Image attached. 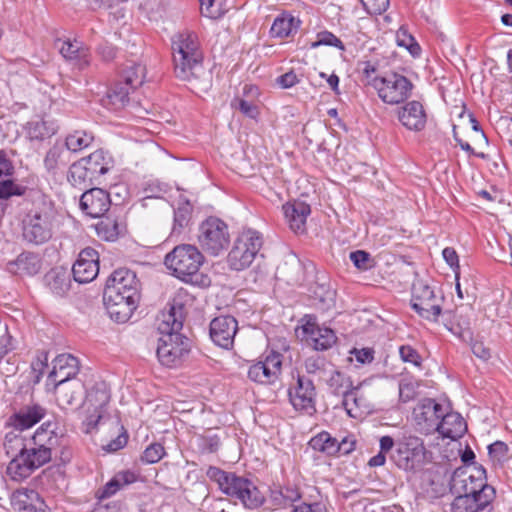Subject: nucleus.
Segmentation results:
<instances>
[{"label":"nucleus","mask_w":512,"mask_h":512,"mask_svg":"<svg viewBox=\"0 0 512 512\" xmlns=\"http://www.w3.org/2000/svg\"><path fill=\"white\" fill-rule=\"evenodd\" d=\"M175 76L189 82L202 91L211 84V73L204 67V53L198 36L191 31H182L171 39Z\"/></svg>","instance_id":"1"},{"label":"nucleus","mask_w":512,"mask_h":512,"mask_svg":"<svg viewBox=\"0 0 512 512\" xmlns=\"http://www.w3.org/2000/svg\"><path fill=\"white\" fill-rule=\"evenodd\" d=\"M203 262L202 252L191 244L177 245L164 259L167 269L178 279L208 287L211 279L207 275L198 273Z\"/></svg>","instance_id":"2"},{"label":"nucleus","mask_w":512,"mask_h":512,"mask_svg":"<svg viewBox=\"0 0 512 512\" xmlns=\"http://www.w3.org/2000/svg\"><path fill=\"white\" fill-rule=\"evenodd\" d=\"M206 475L217 483L223 494L239 500L246 508L255 509L264 503L265 498L258 487L245 477L214 466L207 469Z\"/></svg>","instance_id":"3"},{"label":"nucleus","mask_w":512,"mask_h":512,"mask_svg":"<svg viewBox=\"0 0 512 512\" xmlns=\"http://www.w3.org/2000/svg\"><path fill=\"white\" fill-rule=\"evenodd\" d=\"M263 239L259 232L246 230L236 238L227 257L229 267L236 271L248 268L259 253Z\"/></svg>","instance_id":"4"},{"label":"nucleus","mask_w":512,"mask_h":512,"mask_svg":"<svg viewBox=\"0 0 512 512\" xmlns=\"http://www.w3.org/2000/svg\"><path fill=\"white\" fill-rule=\"evenodd\" d=\"M54 213L43 204L31 209L23 219V237L30 243L42 244L52 236Z\"/></svg>","instance_id":"5"},{"label":"nucleus","mask_w":512,"mask_h":512,"mask_svg":"<svg viewBox=\"0 0 512 512\" xmlns=\"http://www.w3.org/2000/svg\"><path fill=\"white\" fill-rule=\"evenodd\" d=\"M451 488L458 494L482 495L487 491L495 496V489L487 484L486 470L480 464L457 469L451 479Z\"/></svg>","instance_id":"6"},{"label":"nucleus","mask_w":512,"mask_h":512,"mask_svg":"<svg viewBox=\"0 0 512 512\" xmlns=\"http://www.w3.org/2000/svg\"><path fill=\"white\" fill-rule=\"evenodd\" d=\"M443 295L422 280L414 282L411 305L422 318L437 322L442 312Z\"/></svg>","instance_id":"7"},{"label":"nucleus","mask_w":512,"mask_h":512,"mask_svg":"<svg viewBox=\"0 0 512 512\" xmlns=\"http://www.w3.org/2000/svg\"><path fill=\"white\" fill-rule=\"evenodd\" d=\"M198 242L206 253L218 256L230 242L227 224L218 217H208L199 226Z\"/></svg>","instance_id":"8"},{"label":"nucleus","mask_w":512,"mask_h":512,"mask_svg":"<svg viewBox=\"0 0 512 512\" xmlns=\"http://www.w3.org/2000/svg\"><path fill=\"white\" fill-rule=\"evenodd\" d=\"M373 87L385 104L398 105L410 97L413 84L405 76L391 73L382 77H376L373 80Z\"/></svg>","instance_id":"9"},{"label":"nucleus","mask_w":512,"mask_h":512,"mask_svg":"<svg viewBox=\"0 0 512 512\" xmlns=\"http://www.w3.org/2000/svg\"><path fill=\"white\" fill-rule=\"evenodd\" d=\"M301 325L295 328V336L301 342L317 351H325L333 347L337 341L334 331L327 327H319L316 317L305 315Z\"/></svg>","instance_id":"10"},{"label":"nucleus","mask_w":512,"mask_h":512,"mask_svg":"<svg viewBox=\"0 0 512 512\" xmlns=\"http://www.w3.org/2000/svg\"><path fill=\"white\" fill-rule=\"evenodd\" d=\"M103 295L109 296V299L114 300L118 299V297L139 299L140 282L135 272L127 268L115 270L106 281Z\"/></svg>","instance_id":"11"},{"label":"nucleus","mask_w":512,"mask_h":512,"mask_svg":"<svg viewBox=\"0 0 512 512\" xmlns=\"http://www.w3.org/2000/svg\"><path fill=\"white\" fill-rule=\"evenodd\" d=\"M189 351V339L181 333H172L159 338L156 353L163 365L176 367L184 361Z\"/></svg>","instance_id":"12"},{"label":"nucleus","mask_w":512,"mask_h":512,"mask_svg":"<svg viewBox=\"0 0 512 512\" xmlns=\"http://www.w3.org/2000/svg\"><path fill=\"white\" fill-rule=\"evenodd\" d=\"M281 369L282 355L273 351L249 367L248 377L260 384H273L278 380Z\"/></svg>","instance_id":"13"},{"label":"nucleus","mask_w":512,"mask_h":512,"mask_svg":"<svg viewBox=\"0 0 512 512\" xmlns=\"http://www.w3.org/2000/svg\"><path fill=\"white\" fill-rule=\"evenodd\" d=\"M444 409L433 399H423L413 410L416 425L424 434L436 431L438 423L443 416Z\"/></svg>","instance_id":"14"},{"label":"nucleus","mask_w":512,"mask_h":512,"mask_svg":"<svg viewBox=\"0 0 512 512\" xmlns=\"http://www.w3.org/2000/svg\"><path fill=\"white\" fill-rule=\"evenodd\" d=\"M237 331L238 322L233 316L221 315L210 322V338L221 348L230 349L233 347Z\"/></svg>","instance_id":"15"},{"label":"nucleus","mask_w":512,"mask_h":512,"mask_svg":"<svg viewBox=\"0 0 512 512\" xmlns=\"http://www.w3.org/2000/svg\"><path fill=\"white\" fill-rule=\"evenodd\" d=\"M53 368L48 374L47 385L53 387L74 381L79 372V362L71 354H60L53 360Z\"/></svg>","instance_id":"16"},{"label":"nucleus","mask_w":512,"mask_h":512,"mask_svg":"<svg viewBox=\"0 0 512 512\" xmlns=\"http://www.w3.org/2000/svg\"><path fill=\"white\" fill-rule=\"evenodd\" d=\"M75 281L88 283L96 278L99 273L98 252L90 247L83 249L72 267Z\"/></svg>","instance_id":"17"},{"label":"nucleus","mask_w":512,"mask_h":512,"mask_svg":"<svg viewBox=\"0 0 512 512\" xmlns=\"http://www.w3.org/2000/svg\"><path fill=\"white\" fill-rule=\"evenodd\" d=\"M111 207L110 195L101 188L85 191L80 198V208L92 218L103 217Z\"/></svg>","instance_id":"18"},{"label":"nucleus","mask_w":512,"mask_h":512,"mask_svg":"<svg viewBox=\"0 0 512 512\" xmlns=\"http://www.w3.org/2000/svg\"><path fill=\"white\" fill-rule=\"evenodd\" d=\"M495 496L483 492L482 495L458 494L449 505L450 512H491Z\"/></svg>","instance_id":"19"},{"label":"nucleus","mask_w":512,"mask_h":512,"mask_svg":"<svg viewBox=\"0 0 512 512\" xmlns=\"http://www.w3.org/2000/svg\"><path fill=\"white\" fill-rule=\"evenodd\" d=\"M14 172L15 168L12 161L5 152L0 151V198L2 199L21 196L26 191V187L17 184L13 180Z\"/></svg>","instance_id":"20"},{"label":"nucleus","mask_w":512,"mask_h":512,"mask_svg":"<svg viewBox=\"0 0 512 512\" xmlns=\"http://www.w3.org/2000/svg\"><path fill=\"white\" fill-rule=\"evenodd\" d=\"M56 45L61 55L73 63L79 69H86L91 63V54L89 48L78 40H57Z\"/></svg>","instance_id":"21"},{"label":"nucleus","mask_w":512,"mask_h":512,"mask_svg":"<svg viewBox=\"0 0 512 512\" xmlns=\"http://www.w3.org/2000/svg\"><path fill=\"white\" fill-rule=\"evenodd\" d=\"M41 267L40 256L32 252H23L6 264L9 273L20 277L34 276L40 272Z\"/></svg>","instance_id":"22"},{"label":"nucleus","mask_w":512,"mask_h":512,"mask_svg":"<svg viewBox=\"0 0 512 512\" xmlns=\"http://www.w3.org/2000/svg\"><path fill=\"white\" fill-rule=\"evenodd\" d=\"M11 506L15 512H44L45 503L39 493L30 489H18L11 496Z\"/></svg>","instance_id":"23"},{"label":"nucleus","mask_w":512,"mask_h":512,"mask_svg":"<svg viewBox=\"0 0 512 512\" xmlns=\"http://www.w3.org/2000/svg\"><path fill=\"white\" fill-rule=\"evenodd\" d=\"M46 414L45 408L38 404H33L21 408L17 413L11 415L7 425L17 430L23 431L31 428L41 421Z\"/></svg>","instance_id":"24"},{"label":"nucleus","mask_w":512,"mask_h":512,"mask_svg":"<svg viewBox=\"0 0 512 512\" xmlns=\"http://www.w3.org/2000/svg\"><path fill=\"white\" fill-rule=\"evenodd\" d=\"M314 397L315 389L312 382L308 379L299 378L295 396L290 397V402L295 410L311 416L316 412Z\"/></svg>","instance_id":"25"},{"label":"nucleus","mask_w":512,"mask_h":512,"mask_svg":"<svg viewBox=\"0 0 512 512\" xmlns=\"http://www.w3.org/2000/svg\"><path fill=\"white\" fill-rule=\"evenodd\" d=\"M103 301L110 318L117 323H125L133 315L139 299L118 297V299L114 300L109 299V296L103 295Z\"/></svg>","instance_id":"26"},{"label":"nucleus","mask_w":512,"mask_h":512,"mask_svg":"<svg viewBox=\"0 0 512 512\" xmlns=\"http://www.w3.org/2000/svg\"><path fill=\"white\" fill-rule=\"evenodd\" d=\"M110 400V395L106 389L94 388L87 394V402L93 407V413L89 414L85 420L86 432L96 428L103 418L105 407Z\"/></svg>","instance_id":"27"},{"label":"nucleus","mask_w":512,"mask_h":512,"mask_svg":"<svg viewBox=\"0 0 512 512\" xmlns=\"http://www.w3.org/2000/svg\"><path fill=\"white\" fill-rule=\"evenodd\" d=\"M436 431L443 437L456 440L467 431L464 418L456 412L445 413L441 417Z\"/></svg>","instance_id":"28"},{"label":"nucleus","mask_w":512,"mask_h":512,"mask_svg":"<svg viewBox=\"0 0 512 512\" xmlns=\"http://www.w3.org/2000/svg\"><path fill=\"white\" fill-rule=\"evenodd\" d=\"M398 119L405 128H422L427 121V114L421 102L412 100L398 111Z\"/></svg>","instance_id":"29"},{"label":"nucleus","mask_w":512,"mask_h":512,"mask_svg":"<svg viewBox=\"0 0 512 512\" xmlns=\"http://www.w3.org/2000/svg\"><path fill=\"white\" fill-rule=\"evenodd\" d=\"M183 327V306L171 305L167 311H163L159 318L157 329L161 336L172 333H180Z\"/></svg>","instance_id":"30"},{"label":"nucleus","mask_w":512,"mask_h":512,"mask_svg":"<svg viewBox=\"0 0 512 512\" xmlns=\"http://www.w3.org/2000/svg\"><path fill=\"white\" fill-rule=\"evenodd\" d=\"M31 444L52 453V450L60 444V437L56 433V424L51 422L42 424L35 431Z\"/></svg>","instance_id":"31"},{"label":"nucleus","mask_w":512,"mask_h":512,"mask_svg":"<svg viewBox=\"0 0 512 512\" xmlns=\"http://www.w3.org/2000/svg\"><path fill=\"white\" fill-rule=\"evenodd\" d=\"M133 92L123 82L117 81L101 99L102 106L111 110H118L123 108L129 101V95Z\"/></svg>","instance_id":"32"},{"label":"nucleus","mask_w":512,"mask_h":512,"mask_svg":"<svg viewBox=\"0 0 512 512\" xmlns=\"http://www.w3.org/2000/svg\"><path fill=\"white\" fill-rule=\"evenodd\" d=\"M57 401L62 406H71L81 400L84 386L79 380L53 387Z\"/></svg>","instance_id":"33"},{"label":"nucleus","mask_w":512,"mask_h":512,"mask_svg":"<svg viewBox=\"0 0 512 512\" xmlns=\"http://www.w3.org/2000/svg\"><path fill=\"white\" fill-rule=\"evenodd\" d=\"M94 228L99 238L105 241H115L123 231V226L114 213L100 217Z\"/></svg>","instance_id":"34"},{"label":"nucleus","mask_w":512,"mask_h":512,"mask_svg":"<svg viewBox=\"0 0 512 512\" xmlns=\"http://www.w3.org/2000/svg\"><path fill=\"white\" fill-rule=\"evenodd\" d=\"M136 479V474L131 471L118 472L110 481L96 492V497L100 500L109 498L124 486L134 483Z\"/></svg>","instance_id":"35"},{"label":"nucleus","mask_w":512,"mask_h":512,"mask_svg":"<svg viewBox=\"0 0 512 512\" xmlns=\"http://www.w3.org/2000/svg\"><path fill=\"white\" fill-rule=\"evenodd\" d=\"M96 179L105 175L113 166L111 156L102 149L96 150L89 156L81 158Z\"/></svg>","instance_id":"36"},{"label":"nucleus","mask_w":512,"mask_h":512,"mask_svg":"<svg viewBox=\"0 0 512 512\" xmlns=\"http://www.w3.org/2000/svg\"><path fill=\"white\" fill-rule=\"evenodd\" d=\"M310 205L302 200H295L290 203V230L296 234L306 232V219L310 215Z\"/></svg>","instance_id":"37"},{"label":"nucleus","mask_w":512,"mask_h":512,"mask_svg":"<svg viewBox=\"0 0 512 512\" xmlns=\"http://www.w3.org/2000/svg\"><path fill=\"white\" fill-rule=\"evenodd\" d=\"M193 205L187 199H179L174 207L172 233L180 234L191 222Z\"/></svg>","instance_id":"38"},{"label":"nucleus","mask_w":512,"mask_h":512,"mask_svg":"<svg viewBox=\"0 0 512 512\" xmlns=\"http://www.w3.org/2000/svg\"><path fill=\"white\" fill-rule=\"evenodd\" d=\"M95 140L91 131L73 130L66 136L65 145L71 152L77 153L90 147Z\"/></svg>","instance_id":"39"},{"label":"nucleus","mask_w":512,"mask_h":512,"mask_svg":"<svg viewBox=\"0 0 512 512\" xmlns=\"http://www.w3.org/2000/svg\"><path fill=\"white\" fill-rule=\"evenodd\" d=\"M145 78V67L138 63H131L127 65L120 76L119 82H123L130 90L134 91L140 87Z\"/></svg>","instance_id":"40"},{"label":"nucleus","mask_w":512,"mask_h":512,"mask_svg":"<svg viewBox=\"0 0 512 512\" xmlns=\"http://www.w3.org/2000/svg\"><path fill=\"white\" fill-rule=\"evenodd\" d=\"M94 180L97 179L91 173L84 160L80 159L70 166L68 173V181L73 186L86 185L88 183H92Z\"/></svg>","instance_id":"41"},{"label":"nucleus","mask_w":512,"mask_h":512,"mask_svg":"<svg viewBox=\"0 0 512 512\" xmlns=\"http://www.w3.org/2000/svg\"><path fill=\"white\" fill-rule=\"evenodd\" d=\"M35 469L20 452L7 466V475L14 481L28 478Z\"/></svg>","instance_id":"42"},{"label":"nucleus","mask_w":512,"mask_h":512,"mask_svg":"<svg viewBox=\"0 0 512 512\" xmlns=\"http://www.w3.org/2000/svg\"><path fill=\"white\" fill-rule=\"evenodd\" d=\"M327 385L330 392L337 396H343L350 392V390H357V388L353 386V382L350 377L337 370L330 373Z\"/></svg>","instance_id":"43"},{"label":"nucleus","mask_w":512,"mask_h":512,"mask_svg":"<svg viewBox=\"0 0 512 512\" xmlns=\"http://www.w3.org/2000/svg\"><path fill=\"white\" fill-rule=\"evenodd\" d=\"M336 441L337 439L332 437L327 431H322L312 437L309 441V446L315 450L327 455H336Z\"/></svg>","instance_id":"44"},{"label":"nucleus","mask_w":512,"mask_h":512,"mask_svg":"<svg viewBox=\"0 0 512 512\" xmlns=\"http://www.w3.org/2000/svg\"><path fill=\"white\" fill-rule=\"evenodd\" d=\"M396 44L405 48L413 57L421 55V47L405 26L399 27L395 34Z\"/></svg>","instance_id":"45"},{"label":"nucleus","mask_w":512,"mask_h":512,"mask_svg":"<svg viewBox=\"0 0 512 512\" xmlns=\"http://www.w3.org/2000/svg\"><path fill=\"white\" fill-rule=\"evenodd\" d=\"M201 14L210 19H219L227 11L226 0H199Z\"/></svg>","instance_id":"46"},{"label":"nucleus","mask_w":512,"mask_h":512,"mask_svg":"<svg viewBox=\"0 0 512 512\" xmlns=\"http://www.w3.org/2000/svg\"><path fill=\"white\" fill-rule=\"evenodd\" d=\"M25 459L30 462L34 469H37L51 460L52 453L45 449L37 448L31 444L30 447L21 450Z\"/></svg>","instance_id":"47"},{"label":"nucleus","mask_w":512,"mask_h":512,"mask_svg":"<svg viewBox=\"0 0 512 512\" xmlns=\"http://www.w3.org/2000/svg\"><path fill=\"white\" fill-rule=\"evenodd\" d=\"M312 48L319 46H330L335 47L340 51L345 50L343 42L330 31H320L316 35V40L311 44Z\"/></svg>","instance_id":"48"},{"label":"nucleus","mask_w":512,"mask_h":512,"mask_svg":"<svg viewBox=\"0 0 512 512\" xmlns=\"http://www.w3.org/2000/svg\"><path fill=\"white\" fill-rule=\"evenodd\" d=\"M112 425L118 434L114 439L103 445V449L107 452H116L124 448L128 441V434L124 427L121 426L117 421H113Z\"/></svg>","instance_id":"49"},{"label":"nucleus","mask_w":512,"mask_h":512,"mask_svg":"<svg viewBox=\"0 0 512 512\" xmlns=\"http://www.w3.org/2000/svg\"><path fill=\"white\" fill-rule=\"evenodd\" d=\"M270 35L272 38L281 40L288 36V13L286 11L275 18L270 29Z\"/></svg>","instance_id":"50"},{"label":"nucleus","mask_w":512,"mask_h":512,"mask_svg":"<svg viewBox=\"0 0 512 512\" xmlns=\"http://www.w3.org/2000/svg\"><path fill=\"white\" fill-rule=\"evenodd\" d=\"M165 454V449L160 443H152L144 450L141 461L146 464H154L159 462Z\"/></svg>","instance_id":"51"},{"label":"nucleus","mask_w":512,"mask_h":512,"mask_svg":"<svg viewBox=\"0 0 512 512\" xmlns=\"http://www.w3.org/2000/svg\"><path fill=\"white\" fill-rule=\"evenodd\" d=\"M46 281L50 290L57 295H62L68 290V283L64 275L50 272L46 275Z\"/></svg>","instance_id":"52"},{"label":"nucleus","mask_w":512,"mask_h":512,"mask_svg":"<svg viewBox=\"0 0 512 512\" xmlns=\"http://www.w3.org/2000/svg\"><path fill=\"white\" fill-rule=\"evenodd\" d=\"M65 162L62 160V153L57 148L50 149L44 159V166L49 173L55 174L57 170L64 166Z\"/></svg>","instance_id":"53"},{"label":"nucleus","mask_w":512,"mask_h":512,"mask_svg":"<svg viewBox=\"0 0 512 512\" xmlns=\"http://www.w3.org/2000/svg\"><path fill=\"white\" fill-rule=\"evenodd\" d=\"M415 454H412L408 448H405L404 445L400 443L397 444L396 454L392 456L395 464L404 470L412 468V457Z\"/></svg>","instance_id":"54"},{"label":"nucleus","mask_w":512,"mask_h":512,"mask_svg":"<svg viewBox=\"0 0 512 512\" xmlns=\"http://www.w3.org/2000/svg\"><path fill=\"white\" fill-rule=\"evenodd\" d=\"M232 106L239 109L243 115L251 119H255L259 114L260 103L258 102L248 101L246 99H234Z\"/></svg>","instance_id":"55"},{"label":"nucleus","mask_w":512,"mask_h":512,"mask_svg":"<svg viewBox=\"0 0 512 512\" xmlns=\"http://www.w3.org/2000/svg\"><path fill=\"white\" fill-rule=\"evenodd\" d=\"M508 446L502 441H496L488 446V453L493 462L502 463L508 459Z\"/></svg>","instance_id":"56"},{"label":"nucleus","mask_w":512,"mask_h":512,"mask_svg":"<svg viewBox=\"0 0 512 512\" xmlns=\"http://www.w3.org/2000/svg\"><path fill=\"white\" fill-rule=\"evenodd\" d=\"M399 355L403 362L410 363L415 367H421L422 357L418 351L411 345H402L399 347Z\"/></svg>","instance_id":"57"},{"label":"nucleus","mask_w":512,"mask_h":512,"mask_svg":"<svg viewBox=\"0 0 512 512\" xmlns=\"http://www.w3.org/2000/svg\"><path fill=\"white\" fill-rule=\"evenodd\" d=\"M365 10L371 15H380L389 7V0H360Z\"/></svg>","instance_id":"58"},{"label":"nucleus","mask_w":512,"mask_h":512,"mask_svg":"<svg viewBox=\"0 0 512 512\" xmlns=\"http://www.w3.org/2000/svg\"><path fill=\"white\" fill-rule=\"evenodd\" d=\"M350 260L358 269L368 270L371 267L370 254L363 250L351 252Z\"/></svg>","instance_id":"59"},{"label":"nucleus","mask_w":512,"mask_h":512,"mask_svg":"<svg viewBox=\"0 0 512 512\" xmlns=\"http://www.w3.org/2000/svg\"><path fill=\"white\" fill-rule=\"evenodd\" d=\"M442 255L446 263L452 268L456 279L459 277V257L456 250L452 247H446L442 251Z\"/></svg>","instance_id":"60"},{"label":"nucleus","mask_w":512,"mask_h":512,"mask_svg":"<svg viewBox=\"0 0 512 512\" xmlns=\"http://www.w3.org/2000/svg\"><path fill=\"white\" fill-rule=\"evenodd\" d=\"M356 440L353 436L344 437L341 441H336V455H348L354 451Z\"/></svg>","instance_id":"61"},{"label":"nucleus","mask_w":512,"mask_h":512,"mask_svg":"<svg viewBox=\"0 0 512 512\" xmlns=\"http://www.w3.org/2000/svg\"><path fill=\"white\" fill-rule=\"evenodd\" d=\"M401 445H404L405 448H408L412 452V454H419L423 449V442L419 437L416 436H408L405 437L401 442Z\"/></svg>","instance_id":"62"},{"label":"nucleus","mask_w":512,"mask_h":512,"mask_svg":"<svg viewBox=\"0 0 512 512\" xmlns=\"http://www.w3.org/2000/svg\"><path fill=\"white\" fill-rule=\"evenodd\" d=\"M356 390H350V392L343 395V406L350 416H355L353 411L359 407L358 398L356 397Z\"/></svg>","instance_id":"63"},{"label":"nucleus","mask_w":512,"mask_h":512,"mask_svg":"<svg viewBox=\"0 0 512 512\" xmlns=\"http://www.w3.org/2000/svg\"><path fill=\"white\" fill-rule=\"evenodd\" d=\"M201 440L203 450L209 453L216 452L220 446V438L215 434L203 436Z\"/></svg>","instance_id":"64"}]
</instances>
